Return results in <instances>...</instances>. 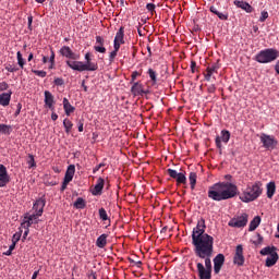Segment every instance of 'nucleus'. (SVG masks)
Wrapping results in <instances>:
<instances>
[{"mask_svg": "<svg viewBox=\"0 0 279 279\" xmlns=\"http://www.w3.org/2000/svg\"><path fill=\"white\" fill-rule=\"evenodd\" d=\"M276 192V183L275 182H268L267 184V196L269 199H271Z\"/></svg>", "mask_w": 279, "mask_h": 279, "instance_id": "28", "label": "nucleus"}, {"mask_svg": "<svg viewBox=\"0 0 279 279\" xmlns=\"http://www.w3.org/2000/svg\"><path fill=\"white\" fill-rule=\"evenodd\" d=\"M12 126L10 124L0 123V134L10 135Z\"/></svg>", "mask_w": 279, "mask_h": 279, "instance_id": "30", "label": "nucleus"}, {"mask_svg": "<svg viewBox=\"0 0 279 279\" xmlns=\"http://www.w3.org/2000/svg\"><path fill=\"white\" fill-rule=\"evenodd\" d=\"M104 185H105V180L104 178H98L97 179V182H96V185H95V189L93 191V195L94 196H98V195H101L102 191H104Z\"/></svg>", "mask_w": 279, "mask_h": 279, "instance_id": "22", "label": "nucleus"}, {"mask_svg": "<svg viewBox=\"0 0 279 279\" xmlns=\"http://www.w3.org/2000/svg\"><path fill=\"white\" fill-rule=\"evenodd\" d=\"M63 110L66 116H70L75 111V108L69 102L68 98H63Z\"/></svg>", "mask_w": 279, "mask_h": 279, "instance_id": "27", "label": "nucleus"}, {"mask_svg": "<svg viewBox=\"0 0 279 279\" xmlns=\"http://www.w3.org/2000/svg\"><path fill=\"white\" fill-rule=\"evenodd\" d=\"M214 262V272L218 275L221 271L222 266L225 265L226 257L223 254H218L213 259Z\"/></svg>", "mask_w": 279, "mask_h": 279, "instance_id": "13", "label": "nucleus"}, {"mask_svg": "<svg viewBox=\"0 0 279 279\" xmlns=\"http://www.w3.org/2000/svg\"><path fill=\"white\" fill-rule=\"evenodd\" d=\"M33 25V16H28V28Z\"/></svg>", "mask_w": 279, "mask_h": 279, "instance_id": "61", "label": "nucleus"}, {"mask_svg": "<svg viewBox=\"0 0 279 279\" xmlns=\"http://www.w3.org/2000/svg\"><path fill=\"white\" fill-rule=\"evenodd\" d=\"M125 28L123 26L117 32V35L113 40V49H120L122 45H125Z\"/></svg>", "mask_w": 279, "mask_h": 279, "instance_id": "9", "label": "nucleus"}, {"mask_svg": "<svg viewBox=\"0 0 279 279\" xmlns=\"http://www.w3.org/2000/svg\"><path fill=\"white\" fill-rule=\"evenodd\" d=\"M146 9L149 11V12H154L155 9H156V5L154 3H148L146 4Z\"/></svg>", "mask_w": 279, "mask_h": 279, "instance_id": "50", "label": "nucleus"}, {"mask_svg": "<svg viewBox=\"0 0 279 279\" xmlns=\"http://www.w3.org/2000/svg\"><path fill=\"white\" fill-rule=\"evenodd\" d=\"M32 73H34L35 75L41 78L47 76V71H44V70H32Z\"/></svg>", "mask_w": 279, "mask_h": 279, "instance_id": "38", "label": "nucleus"}, {"mask_svg": "<svg viewBox=\"0 0 279 279\" xmlns=\"http://www.w3.org/2000/svg\"><path fill=\"white\" fill-rule=\"evenodd\" d=\"M275 71L277 72V74H279V61H278L277 64L275 65Z\"/></svg>", "mask_w": 279, "mask_h": 279, "instance_id": "64", "label": "nucleus"}, {"mask_svg": "<svg viewBox=\"0 0 279 279\" xmlns=\"http://www.w3.org/2000/svg\"><path fill=\"white\" fill-rule=\"evenodd\" d=\"M46 206V198L39 197L33 205V213L41 217Z\"/></svg>", "mask_w": 279, "mask_h": 279, "instance_id": "10", "label": "nucleus"}, {"mask_svg": "<svg viewBox=\"0 0 279 279\" xmlns=\"http://www.w3.org/2000/svg\"><path fill=\"white\" fill-rule=\"evenodd\" d=\"M217 16H218L221 21H228V14L220 13V11H218Z\"/></svg>", "mask_w": 279, "mask_h": 279, "instance_id": "48", "label": "nucleus"}, {"mask_svg": "<svg viewBox=\"0 0 279 279\" xmlns=\"http://www.w3.org/2000/svg\"><path fill=\"white\" fill-rule=\"evenodd\" d=\"M104 43H105V40H104L102 36H96V45L104 46Z\"/></svg>", "mask_w": 279, "mask_h": 279, "instance_id": "47", "label": "nucleus"}, {"mask_svg": "<svg viewBox=\"0 0 279 279\" xmlns=\"http://www.w3.org/2000/svg\"><path fill=\"white\" fill-rule=\"evenodd\" d=\"M63 128H64V132H65L66 134H70V132H71V130H72V128H73L72 121H70L69 119H64V120H63Z\"/></svg>", "mask_w": 279, "mask_h": 279, "instance_id": "32", "label": "nucleus"}, {"mask_svg": "<svg viewBox=\"0 0 279 279\" xmlns=\"http://www.w3.org/2000/svg\"><path fill=\"white\" fill-rule=\"evenodd\" d=\"M262 223V217L256 216L248 226V232H254Z\"/></svg>", "mask_w": 279, "mask_h": 279, "instance_id": "24", "label": "nucleus"}, {"mask_svg": "<svg viewBox=\"0 0 279 279\" xmlns=\"http://www.w3.org/2000/svg\"><path fill=\"white\" fill-rule=\"evenodd\" d=\"M206 232V220L201 218L197 227L193 229L192 243L194 252L198 258L205 260V266L202 262H197V274L199 279H211L213 263L211 256L214 254V238Z\"/></svg>", "mask_w": 279, "mask_h": 279, "instance_id": "1", "label": "nucleus"}, {"mask_svg": "<svg viewBox=\"0 0 279 279\" xmlns=\"http://www.w3.org/2000/svg\"><path fill=\"white\" fill-rule=\"evenodd\" d=\"M28 166L29 168L36 167V159L34 155H31V154L28 155Z\"/></svg>", "mask_w": 279, "mask_h": 279, "instance_id": "39", "label": "nucleus"}, {"mask_svg": "<svg viewBox=\"0 0 279 279\" xmlns=\"http://www.w3.org/2000/svg\"><path fill=\"white\" fill-rule=\"evenodd\" d=\"M259 253L262 255H268V257L266 258V266L267 267H272L274 265L277 264V262L279 259V255L277 253V247L276 246L263 247Z\"/></svg>", "mask_w": 279, "mask_h": 279, "instance_id": "5", "label": "nucleus"}, {"mask_svg": "<svg viewBox=\"0 0 279 279\" xmlns=\"http://www.w3.org/2000/svg\"><path fill=\"white\" fill-rule=\"evenodd\" d=\"M54 85L56 86H63L64 85V80L60 78V77L54 78Z\"/></svg>", "mask_w": 279, "mask_h": 279, "instance_id": "46", "label": "nucleus"}, {"mask_svg": "<svg viewBox=\"0 0 279 279\" xmlns=\"http://www.w3.org/2000/svg\"><path fill=\"white\" fill-rule=\"evenodd\" d=\"M50 66L49 69H53L56 64V53L53 50H50V58H49Z\"/></svg>", "mask_w": 279, "mask_h": 279, "instance_id": "36", "label": "nucleus"}, {"mask_svg": "<svg viewBox=\"0 0 279 279\" xmlns=\"http://www.w3.org/2000/svg\"><path fill=\"white\" fill-rule=\"evenodd\" d=\"M269 17L268 11H262L259 22L264 23Z\"/></svg>", "mask_w": 279, "mask_h": 279, "instance_id": "41", "label": "nucleus"}, {"mask_svg": "<svg viewBox=\"0 0 279 279\" xmlns=\"http://www.w3.org/2000/svg\"><path fill=\"white\" fill-rule=\"evenodd\" d=\"M233 4L238 9H241V10L245 11L246 13H252L253 12V8L248 2L235 0V1H233Z\"/></svg>", "mask_w": 279, "mask_h": 279, "instance_id": "17", "label": "nucleus"}, {"mask_svg": "<svg viewBox=\"0 0 279 279\" xmlns=\"http://www.w3.org/2000/svg\"><path fill=\"white\" fill-rule=\"evenodd\" d=\"M263 195V182L256 181L254 183H248L246 189L240 196L243 203H252L258 199Z\"/></svg>", "mask_w": 279, "mask_h": 279, "instance_id": "3", "label": "nucleus"}, {"mask_svg": "<svg viewBox=\"0 0 279 279\" xmlns=\"http://www.w3.org/2000/svg\"><path fill=\"white\" fill-rule=\"evenodd\" d=\"M167 172H168V174L171 177V178H173V179H178V174H179V172L177 171V170H173V169H171V168H169L168 170H167Z\"/></svg>", "mask_w": 279, "mask_h": 279, "instance_id": "40", "label": "nucleus"}, {"mask_svg": "<svg viewBox=\"0 0 279 279\" xmlns=\"http://www.w3.org/2000/svg\"><path fill=\"white\" fill-rule=\"evenodd\" d=\"M254 243L255 245H260V243H263V235L260 233H257V240Z\"/></svg>", "mask_w": 279, "mask_h": 279, "instance_id": "49", "label": "nucleus"}, {"mask_svg": "<svg viewBox=\"0 0 279 279\" xmlns=\"http://www.w3.org/2000/svg\"><path fill=\"white\" fill-rule=\"evenodd\" d=\"M74 208L75 209H84L86 208V203L83 197H77L75 203H74Z\"/></svg>", "mask_w": 279, "mask_h": 279, "instance_id": "31", "label": "nucleus"}, {"mask_svg": "<svg viewBox=\"0 0 279 279\" xmlns=\"http://www.w3.org/2000/svg\"><path fill=\"white\" fill-rule=\"evenodd\" d=\"M219 69V65L217 63L207 66L205 73H204V77L206 81H210L214 74H217Z\"/></svg>", "mask_w": 279, "mask_h": 279, "instance_id": "15", "label": "nucleus"}, {"mask_svg": "<svg viewBox=\"0 0 279 279\" xmlns=\"http://www.w3.org/2000/svg\"><path fill=\"white\" fill-rule=\"evenodd\" d=\"M260 142L264 148L268 150H274L275 147L278 145V142L275 140L274 135L263 133L260 135Z\"/></svg>", "mask_w": 279, "mask_h": 279, "instance_id": "6", "label": "nucleus"}, {"mask_svg": "<svg viewBox=\"0 0 279 279\" xmlns=\"http://www.w3.org/2000/svg\"><path fill=\"white\" fill-rule=\"evenodd\" d=\"M94 48H95L96 52H99V53L106 52V47H104V46L98 45V46H94Z\"/></svg>", "mask_w": 279, "mask_h": 279, "instance_id": "44", "label": "nucleus"}, {"mask_svg": "<svg viewBox=\"0 0 279 279\" xmlns=\"http://www.w3.org/2000/svg\"><path fill=\"white\" fill-rule=\"evenodd\" d=\"M11 181L10 174L5 166L0 165V189L7 186Z\"/></svg>", "mask_w": 279, "mask_h": 279, "instance_id": "11", "label": "nucleus"}, {"mask_svg": "<svg viewBox=\"0 0 279 279\" xmlns=\"http://www.w3.org/2000/svg\"><path fill=\"white\" fill-rule=\"evenodd\" d=\"M216 89H217V88H216V85H215V84H211V85L208 86V93H211V94H213V93L216 92Z\"/></svg>", "mask_w": 279, "mask_h": 279, "instance_id": "54", "label": "nucleus"}, {"mask_svg": "<svg viewBox=\"0 0 279 279\" xmlns=\"http://www.w3.org/2000/svg\"><path fill=\"white\" fill-rule=\"evenodd\" d=\"M68 185H69V182H66V181L63 179V183H62L61 190H62V191H65L66 187H68Z\"/></svg>", "mask_w": 279, "mask_h": 279, "instance_id": "55", "label": "nucleus"}, {"mask_svg": "<svg viewBox=\"0 0 279 279\" xmlns=\"http://www.w3.org/2000/svg\"><path fill=\"white\" fill-rule=\"evenodd\" d=\"M238 185L231 182H218L211 185L208 197L215 202L234 198L238 195Z\"/></svg>", "mask_w": 279, "mask_h": 279, "instance_id": "2", "label": "nucleus"}, {"mask_svg": "<svg viewBox=\"0 0 279 279\" xmlns=\"http://www.w3.org/2000/svg\"><path fill=\"white\" fill-rule=\"evenodd\" d=\"M60 53L63 56V58L76 60L75 53L71 50L69 46L61 47Z\"/></svg>", "mask_w": 279, "mask_h": 279, "instance_id": "21", "label": "nucleus"}, {"mask_svg": "<svg viewBox=\"0 0 279 279\" xmlns=\"http://www.w3.org/2000/svg\"><path fill=\"white\" fill-rule=\"evenodd\" d=\"M20 240H21V233L13 234L12 242H15V244H16V242H19Z\"/></svg>", "mask_w": 279, "mask_h": 279, "instance_id": "52", "label": "nucleus"}, {"mask_svg": "<svg viewBox=\"0 0 279 279\" xmlns=\"http://www.w3.org/2000/svg\"><path fill=\"white\" fill-rule=\"evenodd\" d=\"M38 274H39V270H35L33 272L32 279H37Z\"/></svg>", "mask_w": 279, "mask_h": 279, "instance_id": "60", "label": "nucleus"}, {"mask_svg": "<svg viewBox=\"0 0 279 279\" xmlns=\"http://www.w3.org/2000/svg\"><path fill=\"white\" fill-rule=\"evenodd\" d=\"M11 100H12V90L0 94V105L3 106L4 108L10 105Z\"/></svg>", "mask_w": 279, "mask_h": 279, "instance_id": "19", "label": "nucleus"}, {"mask_svg": "<svg viewBox=\"0 0 279 279\" xmlns=\"http://www.w3.org/2000/svg\"><path fill=\"white\" fill-rule=\"evenodd\" d=\"M25 231H24V234H23V238L26 239V236L29 234V228H24Z\"/></svg>", "mask_w": 279, "mask_h": 279, "instance_id": "59", "label": "nucleus"}, {"mask_svg": "<svg viewBox=\"0 0 279 279\" xmlns=\"http://www.w3.org/2000/svg\"><path fill=\"white\" fill-rule=\"evenodd\" d=\"M131 93L133 96H141L143 95L144 89H143V85L138 84V83H134L131 87Z\"/></svg>", "mask_w": 279, "mask_h": 279, "instance_id": "26", "label": "nucleus"}, {"mask_svg": "<svg viewBox=\"0 0 279 279\" xmlns=\"http://www.w3.org/2000/svg\"><path fill=\"white\" fill-rule=\"evenodd\" d=\"M278 54L279 52L274 48H266L257 53L255 60L262 64L271 63L278 58Z\"/></svg>", "mask_w": 279, "mask_h": 279, "instance_id": "4", "label": "nucleus"}, {"mask_svg": "<svg viewBox=\"0 0 279 279\" xmlns=\"http://www.w3.org/2000/svg\"><path fill=\"white\" fill-rule=\"evenodd\" d=\"M98 213H99V218L102 221H108V215L105 208H100Z\"/></svg>", "mask_w": 279, "mask_h": 279, "instance_id": "37", "label": "nucleus"}, {"mask_svg": "<svg viewBox=\"0 0 279 279\" xmlns=\"http://www.w3.org/2000/svg\"><path fill=\"white\" fill-rule=\"evenodd\" d=\"M138 75H140L138 71H133L131 74V80L135 81L138 77Z\"/></svg>", "mask_w": 279, "mask_h": 279, "instance_id": "53", "label": "nucleus"}, {"mask_svg": "<svg viewBox=\"0 0 279 279\" xmlns=\"http://www.w3.org/2000/svg\"><path fill=\"white\" fill-rule=\"evenodd\" d=\"M5 69H7V72H9V73H15L19 71V68L11 65V64L7 65Z\"/></svg>", "mask_w": 279, "mask_h": 279, "instance_id": "43", "label": "nucleus"}, {"mask_svg": "<svg viewBox=\"0 0 279 279\" xmlns=\"http://www.w3.org/2000/svg\"><path fill=\"white\" fill-rule=\"evenodd\" d=\"M98 69V64L90 61H85V63L82 62V72H95Z\"/></svg>", "mask_w": 279, "mask_h": 279, "instance_id": "18", "label": "nucleus"}, {"mask_svg": "<svg viewBox=\"0 0 279 279\" xmlns=\"http://www.w3.org/2000/svg\"><path fill=\"white\" fill-rule=\"evenodd\" d=\"M107 239H108V234H106V233L100 234V235L97 238V240H96V246H97L98 248H104V247H106V245H107Z\"/></svg>", "mask_w": 279, "mask_h": 279, "instance_id": "25", "label": "nucleus"}, {"mask_svg": "<svg viewBox=\"0 0 279 279\" xmlns=\"http://www.w3.org/2000/svg\"><path fill=\"white\" fill-rule=\"evenodd\" d=\"M196 179H197V173L196 172H190L189 173V182H190L192 191L195 190Z\"/></svg>", "mask_w": 279, "mask_h": 279, "instance_id": "29", "label": "nucleus"}, {"mask_svg": "<svg viewBox=\"0 0 279 279\" xmlns=\"http://www.w3.org/2000/svg\"><path fill=\"white\" fill-rule=\"evenodd\" d=\"M75 174V166L71 165L68 167L65 174H64V181L65 183H71Z\"/></svg>", "mask_w": 279, "mask_h": 279, "instance_id": "23", "label": "nucleus"}, {"mask_svg": "<svg viewBox=\"0 0 279 279\" xmlns=\"http://www.w3.org/2000/svg\"><path fill=\"white\" fill-rule=\"evenodd\" d=\"M17 65L22 69L25 65V60L23 59V54L21 51H17Z\"/></svg>", "mask_w": 279, "mask_h": 279, "instance_id": "35", "label": "nucleus"}, {"mask_svg": "<svg viewBox=\"0 0 279 279\" xmlns=\"http://www.w3.org/2000/svg\"><path fill=\"white\" fill-rule=\"evenodd\" d=\"M22 109H23V105H22V104H17V109H16L14 116H15V117H19V116L21 114Z\"/></svg>", "mask_w": 279, "mask_h": 279, "instance_id": "51", "label": "nucleus"}, {"mask_svg": "<svg viewBox=\"0 0 279 279\" xmlns=\"http://www.w3.org/2000/svg\"><path fill=\"white\" fill-rule=\"evenodd\" d=\"M51 120L52 121H58V114L57 113H51Z\"/></svg>", "mask_w": 279, "mask_h": 279, "instance_id": "62", "label": "nucleus"}, {"mask_svg": "<svg viewBox=\"0 0 279 279\" xmlns=\"http://www.w3.org/2000/svg\"><path fill=\"white\" fill-rule=\"evenodd\" d=\"M230 137H231L230 131L222 130L221 131V137L218 136V137H216V141H215L217 148L221 149L222 148L221 142L228 143V142H230Z\"/></svg>", "mask_w": 279, "mask_h": 279, "instance_id": "14", "label": "nucleus"}, {"mask_svg": "<svg viewBox=\"0 0 279 279\" xmlns=\"http://www.w3.org/2000/svg\"><path fill=\"white\" fill-rule=\"evenodd\" d=\"M119 49H120V48H114L113 51L110 52V54H109V61H110V62H113V61H114V58H116V56H117Z\"/></svg>", "mask_w": 279, "mask_h": 279, "instance_id": "42", "label": "nucleus"}, {"mask_svg": "<svg viewBox=\"0 0 279 279\" xmlns=\"http://www.w3.org/2000/svg\"><path fill=\"white\" fill-rule=\"evenodd\" d=\"M15 246H16L15 242H12V244L9 246V250L11 253L15 248Z\"/></svg>", "mask_w": 279, "mask_h": 279, "instance_id": "63", "label": "nucleus"}, {"mask_svg": "<svg viewBox=\"0 0 279 279\" xmlns=\"http://www.w3.org/2000/svg\"><path fill=\"white\" fill-rule=\"evenodd\" d=\"M245 263V258L243 255V246L240 244L235 248V254L233 256V264L238 266H243Z\"/></svg>", "mask_w": 279, "mask_h": 279, "instance_id": "12", "label": "nucleus"}, {"mask_svg": "<svg viewBox=\"0 0 279 279\" xmlns=\"http://www.w3.org/2000/svg\"><path fill=\"white\" fill-rule=\"evenodd\" d=\"M210 12H211L213 14H216V15H218V13H219V11L217 10L216 7H211V8H210Z\"/></svg>", "mask_w": 279, "mask_h": 279, "instance_id": "57", "label": "nucleus"}, {"mask_svg": "<svg viewBox=\"0 0 279 279\" xmlns=\"http://www.w3.org/2000/svg\"><path fill=\"white\" fill-rule=\"evenodd\" d=\"M148 75L153 81V84H157V72L153 69H148Z\"/></svg>", "mask_w": 279, "mask_h": 279, "instance_id": "34", "label": "nucleus"}, {"mask_svg": "<svg viewBox=\"0 0 279 279\" xmlns=\"http://www.w3.org/2000/svg\"><path fill=\"white\" fill-rule=\"evenodd\" d=\"M104 166H105L104 163H100V165L96 166V168L94 169V173L98 172L99 169H100L101 167H104Z\"/></svg>", "mask_w": 279, "mask_h": 279, "instance_id": "58", "label": "nucleus"}, {"mask_svg": "<svg viewBox=\"0 0 279 279\" xmlns=\"http://www.w3.org/2000/svg\"><path fill=\"white\" fill-rule=\"evenodd\" d=\"M177 184H186V177L184 172H179L177 175Z\"/></svg>", "mask_w": 279, "mask_h": 279, "instance_id": "33", "label": "nucleus"}, {"mask_svg": "<svg viewBox=\"0 0 279 279\" xmlns=\"http://www.w3.org/2000/svg\"><path fill=\"white\" fill-rule=\"evenodd\" d=\"M45 105L47 106V108H49L51 111H53L54 110V97H53V95L50 93V92H48V90H46L45 92Z\"/></svg>", "mask_w": 279, "mask_h": 279, "instance_id": "20", "label": "nucleus"}, {"mask_svg": "<svg viewBox=\"0 0 279 279\" xmlns=\"http://www.w3.org/2000/svg\"><path fill=\"white\" fill-rule=\"evenodd\" d=\"M248 223V215L243 214L239 217H234L229 221V227L232 228H244Z\"/></svg>", "mask_w": 279, "mask_h": 279, "instance_id": "8", "label": "nucleus"}, {"mask_svg": "<svg viewBox=\"0 0 279 279\" xmlns=\"http://www.w3.org/2000/svg\"><path fill=\"white\" fill-rule=\"evenodd\" d=\"M65 64L73 71L83 72V61L78 60H66Z\"/></svg>", "mask_w": 279, "mask_h": 279, "instance_id": "16", "label": "nucleus"}, {"mask_svg": "<svg viewBox=\"0 0 279 279\" xmlns=\"http://www.w3.org/2000/svg\"><path fill=\"white\" fill-rule=\"evenodd\" d=\"M78 132H84V123L82 121L78 122Z\"/></svg>", "mask_w": 279, "mask_h": 279, "instance_id": "56", "label": "nucleus"}, {"mask_svg": "<svg viewBox=\"0 0 279 279\" xmlns=\"http://www.w3.org/2000/svg\"><path fill=\"white\" fill-rule=\"evenodd\" d=\"M39 217L40 216H37V214H31V211H28L27 214L24 215V218L21 222V227L29 228L33 225L39 223Z\"/></svg>", "mask_w": 279, "mask_h": 279, "instance_id": "7", "label": "nucleus"}, {"mask_svg": "<svg viewBox=\"0 0 279 279\" xmlns=\"http://www.w3.org/2000/svg\"><path fill=\"white\" fill-rule=\"evenodd\" d=\"M10 88V85L7 82L0 83V92L8 90Z\"/></svg>", "mask_w": 279, "mask_h": 279, "instance_id": "45", "label": "nucleus"}]
</instances>
